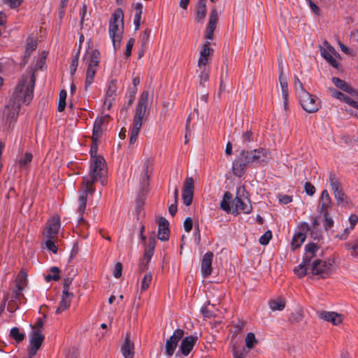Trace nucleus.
Returning <instances> with one entry per match:
<instances>
[{"label":"nucleus","instance_id":"ddd939ff","mask_svg":"<svg viewBox=\"0 0 358 358\" xmlns=\"http://www.w3.org/2000/svg\"><path fill=\"white\" fill-rule=\"evenodd\" d=\"M184 331L178 329L174 331L173 335L166 341L165 344V351L168 357L172 356L178 346L179 341L182 338Z\"/></svg>","mask_w":358,"mask_h":358},{"label":"nucleus","instance_id":"e433bc0d","mask_svg":"<svg viewBox=\"0 0 358 358\" xmlns=\"http://www.w3.org/2000/svg\"><path fill=\"white\" fill-rule=\"evenodd\" d=\"M218 20L217 10L215 7L212 9L209 17V21L207 29L215 30Z\"/></svg>","mask_w":358,"mask_h":358},{"label":"nucleus","instance_id":"5701e85b","mask_svg":"<svg viewBox=\"0 0 358 358\" xmlns=\"http://www.w3.org/2000/svg\"><path fill=\"white\" fill-rule=\"evenodd\" d=\"M213 52V49L210 48V42H206L200 52L198 64L208 66L210 62Z\"/></svg>","mask_w":358,"mask_h":358},{"label":"nucleus","instance_id":"c9c22d12","mask_svg":"<svg viewBox=\"0 0 358 358\" xmlns=\"http://www.w3.org/2000/svg\"><path fill=\"white\" fill-rule=\"evenodd\" d=\"M206 15V8L205 0L201 1L198 6L196 7V20L197 22L202 21Z\"/></svg>","mask_w":358,"mask_h":358},{"label":"nucleus","instance_id":"1a4fd4ad","mask_svg":"<svg viewBox=\"0 0 358 358\" xmlns=\"http://www.w3.org/2000/svg\"><path fill=\"white\" fill-rule=\"evenodd\" d=\"M234 206V214H238L241 211L243 213H250L252 207L248 197L245 195L244 187H240L237 189L236 198L233 201Z\"/></svg>","mask_w":358,"mask_h":358},{"label":"nucleus","instance_id":"603ef678","mask_svg":"<svg viewBox=\"0 0 358 358\" xmlns=\"http://www.w3.org/2000/svg\"><path fill=\"white\" fill-rule=\"evenodd\" d=\"M79 52H80V50H78V52H77V54L76 55L74 58L72 59V62H71V64L70 66V73L71 75H73L76 73L77 67L78 66Z\"/></svg>","mask_w":358,"mask_h":358},{"label":"nucleus","instance_id":"2f4dec72","mask_svg":"<svg viewBox=\"0 0 358 358\" xmlns=\"http://www.w3.org/2000/svg\"><path fill=\"white\" fill-rule=\"evenodd\" d=\"M23 290V287H16L12 294L11 296V301H10L8 304V308L10 309H16L17 308V306L15 307V301H18L20 299V297H24V296L21 294V292Z\"/></svg>","mask_w":358,"mask_h":358},{"label":"nucleus","instance_id":"f8f14e48","mask_svg":"<svg viewBox=\"0 0 358 358\" xmlns=\"http://www.w3.org/2000/svg\"><path fill=\"white\" fill-rule=\"evenodd\" d=\"M30 345L29 348V358H31L36 354V352L41 348L43 340L44 335L39 331H32L30 334Z\"/></svg>","mask_w":358,"mask_h":358},{"label":"nucleus","instance_id":"680f3d73","mask_svg":"<svg viewBox=\"0 0 358 358\" xmlns=\"http://www.w3.org/2000/svg\"><path fill=\"white\" fill-rule=\"evenodd\" d=\"M122 265L118 262L115 264V269L113 271V275L116 278H119L122 275Z\"/></svg>","mask_w":358,"mask_h":358},{"label":"nucleus","instance_id":"aec40b11","mask_svg":"<svg viewBox=\"0 0 358 358\" xmlns=\"http://www.w3.org/2000/svg\"><path fill=\"white\" fill-rule=\"evenodd\" d=\"M318 317L324 321L331 322L334 325H338L343 320V315L334 311H320L318 313Z\"/></svg>","mask_w":358,"mask_h":358},{"label":"nucleus","instance_id":"69168bd1","mask_svg":"<svg viewBox=\"0 0 358 358\" xmlns=\"http://www.w3.org/2000/svg\"><path fill=\"white\" fill-rule=\"evenodd\" d=\"M192 219L187 217L184 221V229L187 232H189L192 229Z\"/></svg>","mask_w":358,"mask_h":358},{"label":"nucleus","instance_id":"20e7f679","mask_svg":"<svg viewBox=\"0 0 358 358\" xmlns=\"http://www.w3.org/2000/svg\"><path fill=\"white\" fill-rule=\"evenodd\" d=\"M84 61L87 65L85 87L87 90L93 83L95 74L99 67V51L96 49H88L84 55Z\"/></svg>","mask_w":358,"mask_h":358},{"label":"nucleus","instance_id":"393cba45","mask_svg":"<svg viewBox=\"0 0 358 358\" xmlns=\"http://www.w3.org/2000/svg\"><path fill=\"white\" fill-rule=\"evenodd\" d=\"M213 253L211 252L206 253L201 261V272L204 277H208L212 272V261Z\"/></svg>","mask_w":358,"mask_h":358},{"label":"nucleus","instance_id":"4be33fe9","mask_svg":"<svg viewBox=\"0 0 358 358\" xmlns=\"http://www.w3.org/2000/svg\"><path fill=\"white\" fill-rule=\"evenodd\" d=\"M117 87L116 80H111L107 87L104 100V106L110 108L116 96Z\"/></svg>","mask_w":358,"mask_h":358},{"label":"nucleus","instance_id":"a18cd8bd","mask_svg":"<svg viewBox=\"0 0 358 358\" xmlns=\"http://www.w3.org/2000/svg\"><path fill=\"white\" fill-rule=\"evenodd\" d=\"M10 335L18 343L22 341L25 336L24 334L21 333L17 327L12 328L10 331Z\"/></svg>","mask_w":358,"mask_h":358},{"label":"nucleus","instance_id":"0eeeda50","mask_svg":"<svg viewBox=\"0 0 358 358\" xmlns=\"http://www.w3.org/2000/svg\"><path fill=\"white\" fill-rule=\"evenodd\" d=\"M254 150L251 151L242 150L238 157L232 164L233 173L236 176L241 177L245 172V168L250 164L254 162Z\"/></svg>","mask_w":358,"mask_h":358},{"label":"nucleus","instance_id":"9b49d317","mask_svg":"<svg viewBox=\"0 0 358 358\" xmlns=\"http://www.w3.org/2000/svg\"><path fill=\"white\" fill-rule=\"evenodd\" d=\"M299 99L302 108L306 112L312 113L318 110L319 103L317 99L309 92L302 93Z\"/></svg>","mask_w":358,"mask_h":358},{"label":"nucleus","instance_id":"de8ad7c7","mask_svg":"<svg viewBox=\"0 0 358 358\" xmlns=\"http://www.w3.org/2000/svg\"><path fill=\"white\" fill-rule=\"evenodd\" d=\"M36 48V41L33 38H29L27 40L26 51H25V57H28L30 55L31 52Z\"/></svg>","mask_w":358,"mask_h":358},{"label":"nucleus","instance_id":"473e14b6","mask_svg":"<svg viewBox=\"0 0 358 358\" xmlns=\"http://www.w3.org/2000/svg\"><path fill=\"white\" fill-rule=\"evenodd\" d=\"M279 82L282 91V99H288V86L286 76L283 74L282 71L280 70L279 76Z\"/></svg>","mask_w":358,"mask_h":358},{"label":"nucleus","instance_id":"bb28decb","mask_svg":"<svg viewBox=\"0 0 358 358\" xmlns=\"http://www.w3.org/2000/svg\"><path fill=\"white\" fill-rule=\"evenodd\" d=\"M158 238L161 241H166L169 237V222L164 218L161 217L158 222Z\"/></svg>","mask_w":358,"mask_h":358},{"label":"nucleus","instance_id":"412c9836","mask_svg":"<svg viewBox=\"0 0 358 358\" xmlns=\"http://www.w3.org/2000/svg\"><path fill=\"white\" fill-rule=\"evenodd\" d=\"M254 162L259 165H265L268 163L271 157L270 152L264 148L254 150Z\"/></svg>","mask_w":358,"mask_h":358},{"label":"nucleus","instance_id":"72a5a7b5","mask_svg":"<svg viewBox=\"0 0 358 358\" xmlns=\"http://www.w3.org/2000/svg\"><path fill=\"white\" fill-rule=\"evenodd\" d=\"M268 304L271 310L273 311L282 310L285 308V301L282 298H276L270 300Z\"/></svg>","mask_w":358,"mask_h":358},{"label":"nucleus","instance_id":"9d476101","mask_svg":"<svg viewBox=\"0 0 358 358\" xmlns=\"http://www.w3.org/2000/svg\"><path fill=\"white\" fill-rule=\"evenodd\" d=\"M320 52L321 55L330 65L334 68H338V63L336 58L339 57V55L333 46L328 42L324 41L323 45L320 47Z\"/></svg>","mask_w":358,"mask_h":358},{"label":"nucleus","instance_id":"c03bdc74","mask_svg":"<svg viewBox=\"0 0 358 358\" xmlns=\"http://www.w3.org/2000/svg\"><path fill=\"white\" fill-rule=\"evenodd\" d=\"M67 93L66 90H62L59 92V103L57 109L59 112H62L64 110L66 107V99Z\"/></svg>","mask_w":358,"mask_h":358},{"label":"nucleus","instance_id":"09e8293b","mask_svg":"<svg viewBox=\"0 0 358 358\" xmlns=\"http://www.w3.org/2000/svg\"><path fill=\"white\" fill-rule=\"evenodd\" d=\"M329 182H330L331 189L334 191V194L335 193H336L337 192H339L341 190L339 182L332 174H331L329 176Z\"/></svg>","mask_w":358,"mask_h":358},{"label":"nucleus","instance_id":"6e6552de","mask_svg":"<svg viewBox=\"0 0 358 358\" xmlns=\"http://www.w3.org/2000/svg\"><path fill=\"white\" fill-rule=\"evenodd\" d=\"M20 107V103L14 100H10L8 103L6 105L2 117V122L6 128H11L16 122Z\"/></svg>","mask_w":358,"mask_h":358},{"label":"nucleus","instance_id":"a19ab883","mask_svg":"<svg viewBox=\"0 0 358 358\" xmlns=\"http://www.w3.org/2000/svg\"><path fill=\"white\" fill-rule=\"evenodd\" d=\"M245 346L248 350L253 348L257 343V340L253 333H248L245 337Z\"/></svg>","mask_w":358,"mask_h":358},{"label":"nucleus","instance_id":"7ed1b4c3","mask_svg":"<svg viewBox=\"0 0 358 358\" xmlns=\"http://www.w3.org/2000/svg\"><path fill=\"white\" fill-rule=\"evenodd\" d=\"M35 84V76L31 74L30 76L23 77L12 96L10 100L20 101L28 104L32 99L33 90Z\"/></svg>","mask_w":358,"mask_h":358},{"label":"nucleus","instance_id":"338daca9","mask_svg":"<svg viewBox=\"0 0 358 358\" xmlns=\"http://www.w3.org/2000/svg\"><path fill=\"white\" fill-rule=\"evenodd\" d=\"M278 198H279V201L283 204H287V203L292 202V197L288 195L279 194Z\"/></svg>","mask_w":358,"mask_h":358},{"label":"nucleus","instance_id":"f257e3e1","mask_svg":"<svg viewBox=\"0 0 358 358\" xmlns=\"http://www.w3.org/2000/svg\"><path fill=\"white\" fill-rule=\"evenodd\" d=\"M107 174V168L103 157L92 158L88 174L83 176L79 190L78 208L80 214L85 210L88 196H92L95 192L94 186L96 182H100L104 185V178Z\"/></svg>","mask_w":358,"mask_h":358},{"label":"nucleus","instance_id":"b1692460","mask_svg":"<svg viewBox=\"0 0 358 358\" xmlns=\"http://www.w3.org/2000/svg\"><path fill=\"white\" fill-rule=\"evenodd\" d=\"M121 352L124 358H133L134 356V344L128 334L121 345Z\"/></svg>","mask_w":358,"mask_h":358},{"label":"nucleus","instance_id":"3c124183","mask_svg":"<svg viewBox=\"0 0 358 358\" xmlns=\"http://www.w3.org/2000/svg\"><path fill=\"white\" fill-rule=\"evenodd\" d=\"M272 238V233L271 231H267L259 238V243L262 245H266L268 243Z\"/></svg>","mask_w":358,"mask_h":358},{"label":"nucleus","instance_id":"79ce46f5","mask_svg":"<svg viewBox=\"0 0 358 358\" xmlns=\"http://www.w3.org/2000/svg\"><path fill=\"white\" fill-rule=\"evenodd\" d=\"M59 269L57 267H52L50 269V273L45 276L46 281L58 280L59 279Z\"/></svg>","mask_w":358,"mask_h":358},{"label":"nucleus","instance_id":"5fc2aeb1","mask_svg":"<svg viewBox=\"0 0 358 358\" xmlns=\"http://www.w3.org/2000/svg\"><path fill=\"white\" fill-rule=\"evenodd\" d=\"M55 238H46L45 245L46 248L54 253L57 252V247L55 242L52 241Z\"/></svg>","mask_w":358,"mask_h":358},{"label":"nucleus","instance_id":"dca6fc26","mask_svg":"<svg viewBox=\"0 0 358 358\" xmlns=\"http://www.w3.org/2000/svg\"><path fill=\"white\" fill-rule=\"evenodd\" d=\"M331 269V265L327 264L326 262L316 259L313 262L310 267V272L313 275H321L324 278L325 275H328Z\"/></svg>","mask_w":358,"mask_h":358},{"label":"nucleus","instance_id":"39448f33","mask_svg":"<svg viewBox=\"0 0 358 358\" xmlns=\"http://www.w3.org/2000/svg\"><path fill=\"white\" fill-rule=\"evenodd\" d=\"M123 12L121 9H117L113 14L109 23V35L112 40L113 48L115 50L120 46L123 31Z\"/></svg>","mask_w":358,"mask_h":358},{"label":"nucleus","instance_id":"774afa93","mask_svg":"<svg viewBox=\"0 0 358 358\" xmlns=\"http://www.w3.org/2000/svg\"><path fill=\"white\" fill-rule=\"evenodd\" d=\"M153 255V252L152 251L145 250L144 253V257L142 261V264H148V262L150 261Z\"/></svg>","mask_w":358,"mask_h":358},{"label":"nucleus","instance_id":"cd10ccee","mask_svg":"<svg viewBox=\"0 0 358 358\" xmlns=\"http://www.w3.org/2000/svg\"><path fill=\"white\" fill-rule=\"evenodd\" d=\"M328 90L330 92L332 96L338 99H343L346 103H348L350 106L354 108H358L357 101L352 97H350L347 95H345L344 94L336 90L332 87H329Z\"/></svg>","mask_w":358,"mask_h":358},{"label":"nucleus","instance_id":"a211bd4d","mask_svg":"<svg viewBox=\"0 0 358 358\" xmlns=\"http://www.w3.org/2000/svg\"><path fill=\"white\" fill-rule=\"evenodd\" d=\"M322 249L316 243H310L306 245L305 247V254L303 259L305 262H308V263L312 260L314 257H320L323 255Z\"/></svg>","mask_w":358,"mask_h":358},{"label":"nucleus","instance_id":"49530a36","mask_svg":"<svg viewBox=\"0 0 358 358\" xmlns=\"http://www.w3.org/2000/svg\"><path fill=\"white\" fill-rule=\"evenodd\" d=\"M27 274L23 271H20L16 277V287L24 288L27 285Z\"/></svg>","mask_w":358,"mask_h":358},{"label":"nucleus","instance_id":"c756f323","mask_svg":"<svg viewBox=\"0 0 358 358\" xmlns=\"http://www.w3.org/2000/svg\"><path fill=\"white\" fill-rule=\"evenodd\" d=\"M331 200L327 190H323L320 198L321 213L326 214L331 206Z\"/></svg>","mask_w":358,"mask_h":358},{"label":"nucleus","instance_id":"c85d7f7f","mask_svg":"<svg viewBox=\"0 0 358 358\" xmlns=\"http://www.w3.org/2000/svg\"><path fill=\"white\" fill-rule=\"evenodd\" d=\"M73 297V294L72 292H66V291H63L62 300L56 310V313L59 314L66 310L70 306Z\"/></svg>","mask_w":358,"mask_h":358},{"label":"nucleus","instance_id":"37998d69","mask_svg":"<svg viewBox=\"0 0 358 358\" xmlns=\"http://www.w3.org/2000/svg\"><path fill=\"white\" fill-rule=\"evenodd\" d=\"M152 280V275L151 273H146L141 282V291H145L150 286L151 282Z\"/></svg>","mask_w":358,"mask_h":358},{"label":"nucleus","instance_id":"f03ea898","mask_svg":"<svg viewBox=\"0 0 358 358\" xmlns=\"http://www.w3.org/2000/svg\"><path fill=\"white\" fill-rule=\"evenodd\" d=\"M148 103V92L143 91L134 110L133 123L130 129L129 143L134 144L137 140L143 122L146 119Z\"/></svg>","mask_w":358,"mask_h":358},{"label":"nucleus","instance_id":"58836bf2","mask_svg":"<svg viewBox=\"0 0 358 358\" xmlns=\"http://www.w3.org/2000/svg\"><path fill=\"white\" fill-rule=\"evenodd\" d=\"M33 156L31 153L27 152L18 159V164L20 168L25 169L31 163Z\"/></svg>","mask_w":358,"mask_h":358},{"label":"nucleus","instance_id":"ea45409f","mask_svg":"<svg viewBox=\"0 0 358 358\" xmlns=\"http://www.w3.org/2000/svg\"><path fill=\"white\" fill-rule=\"evenodd\" d=\"M308 262L303 260V262L294 268V273L299 277L304 276L308 272Z\"/></svg>","mask_w":358,"mask_h":358},{"label":"nucleus","instance_id":"4c0bfd02","mask_svg":"<svg viewBox=\"0 0 358 358\" xmlns=\"http://www.w3.org/2000/svg\"><path fill=\"white\" fill-rule=\"evenodd\" d=\"M231 199V195L229 192H226L224 194L223 199L220 203L221 208L227 213H229L231 210L230 208V201Z\"/></svg>","mask_w":358,"mask_h":358},{"label":"nucleus","instance_id":"6ab92c4d","mask_svg":"<svg viewBox=\"0 0 358 358\" xmlns=\"http://www.w3.org/2000/svg\"><path fill=\"white\" fill-rule=\"evenodd\" d=\"M60 219L58 216H54L47 223L46 229L44 231L45 238H55L60 228Z\"/></svg>","mask_w":358,"mask_h":358},{"label":"nucleus","instance_id":"864d4df0","mask_svg":"<svg viewBox=\"0 0 358 358\" xmlns=\"http://www.w3.org/2000/svg\"><path fill=\"white\" fill-rule=\"evenodd\" d=\"M248 353V350L245 348H243L241 350L234 348L233 350L234 358H245Z\"/></svg>","mask_w":358,"mask_h":358},{"label":"nucleus","instance_id":"4d7b16f0","mask_svg":"<svg viewBox=\"0 0 358 358\" xmlns=\"http://www.w3.org/2000/svg\"><path fill=\"white\" fill-rule=\"evenodd\" d=\"M134 41H135L134 39L132 38H129V41H127L126 50L124 52V55L127 57H130V55L131 54V50L134 46Z\"/></svg>","mask_w":358,"mask_h":358},{"label":"nucleus","instance_id":"a878e982","mask_svg":"<svg viewBox=\"0 0 358 358\" xmlns=\"http://www.w3.org/2000/svg\"><path fill=\"white\" fill-rule=\"evenodd\" d=\"M332 83L340 90L348 93L354 98H357V91L352 88L348 83H347L345 81L341 80L338 78L333 77Z\"/></svg>","mask_w":358,"mask_h":358},{"label":"nucleus","instance_id":"e2e57ef3","mask_svg":"<svg viewBox=\"0 0 358 358\" xmlns=\"http://www.w3.org/2000/svg\"><path fill=\"white\" fill-rule=\"evenodd\" d=\"M43 324H44L43 320L42 318H39V319H38V320L36 322V324L34 325H33V326L31 325V327H32L33 331H37L38 330V331L42 332Z\"/></svg>","mask_w":358,"mask_h":358},{"label":"nucleus","instance_id":"bf43d9fd","mask_svg":"<svg viewBox=\"0 0 358 358\" xmlns=\"http://www.w3.org/2000/svg\"><path fill=\"white\" fill-rule=\"evenodd\" d=\"M149 164H150L149 160H146L145 162V163H144V165H143L144 166V170L145 171V175L143 177L142 182H141L142 185L143 187H145L148 185L146 180L148 179V172Z\"/></svg>","mask_w":358,"mask_h":358},{"label":"nucleus","instance_id":"0e129e2a","mask_svg":"<svg viewBox=\"0 0 358 358\" xmlns=\"http://www.w3.org/2000/svg\"><path fill=\"white\" fill-rule=\"evenodd\" d=\"M304 188L306 194L310 196L313 195L315 192V187L310 182H306Z\"/></svg>","mask_w":358,"mask_h":358},{"label":"nucleus","instance_id":"8fccbe9b","mask_svg":"<svg viewBox=\"0 0 358 358\" xmlns=\"http://www.w3.org/2000/svg\"><path fill=\"white\" fill-rule=\"evenodd\" d=\"M294 87H295L296 92L298 94V96H300L301 95H302V93L307 92V91L305 90L302 83L296 77L294 79Z\"/></svg>","mask_w":358,"mask_h":358},{"label":"nucleus","instance_id":"f3484780","mask_svg":"<svg viewBox=\"0 0 358 358\" xmlns=\"http://www.w3.org/2000/svg\"><path fill=\"white\" fill-rule=\"evenodd\" d=\"M197 341V337L194 336H189L184 338L179 346V350L176 353V356H179L180 353L184 356H187L193 349Z\"/></svg>","mask_w":358,"mask_h":358},{"label":"nucleus","instance_id":"7c9ffc66","mask_svg":"<svg viewBox=\"0 0 358 358\" xmlns=\"http://www.w3.org/2000/svg\"><path fill=\"white\" fill-rule=\"evenodd\" d=\"M305 239L306 235L303 232L299 231L296 233L294 235L291 243L292 249L294 250L300 247L301 244L304 242Z\"/></svg>","mask_w":358,"mask_h":358},{"label":"nucleus","instance_id":"4468645a","mask_svg":"<svg viewBox=\"0 0 358 358\" xmlns=\"http://www.w3.org/2000/svg\"><path fill=\"white\" fill-rule=\"evenodd\" d=\"M108 117L107 116L97 117L94 123L92 139L94 142H98L106 129Z\"/></svg>","mask_w":358,"mask_h":358},{"label":"nucleus","instance_id":"052dcab7","mask_svg":"<svg viewBox=\"0 0 358 358\" xmlns=\"http://www.w3.org/2000/svg\"><path fill=\"white\" fill-rule=\"evenodd\" d=\"M324 217V227L327 230L328 229L331 228L334 224V221L331 218L328 217V213L327 212L326 214L323 213Z\"/></svg>","mask_w":358,"mask_h":358},{"label":"nucleus","instance_id":"423d86ee","mask_svg":"<svg viewBox=\"0 0 358 358\" xmlns=\"http://www.w3.org/2000/svg\"><path fill=\"white\" fill-rule=\"evenodd\" d=\"M254 150L251 151L242 150L238 157L232 164L233 173L236 176L241 177L245 172V168L250 164L254 162Z\"/></svg>","mask_w":358,"mask_h":358},{"label":"nucleus","instance_id":"2eb2a0df","mask_svg":"<svg viewBox=\"0 0 358 358\" xmlns=\"http://www.w3.org/2000/svg\"><path fill=\"white\" fill-rule=\"evenodd\" d=\"M194 193V180L191 177H187L184 182L182 189V201L183 203L188 206L192 202Z\"/></svg>","mask_w":358,"mask_h":358},{"label":"nucleus","instance_id":"13d9d810","mask_svg":"<svg viewBox=\"0 0 358 358\" xmlns=\"http://www.w3.org/2000/svg\"><path fill=\"white\" fill-rule=\"evenodd\" d=\"M241 140L243 143H247L253 141L252 134L250 131H246L241 136Z\"/></svg>","mask_w":358,"mask_h":358},{"label":"nucleus","instance_id":"f704fd0d","mask_svg":"<svg viewBox=\"0 0 358 358\" xmlns=\"http://www.w3.org/2000/svg\"><path fill=\"white\" fill-rule=\"evenodd\" d=\"M136 13L134 18V24L135 25V30H138L140 27V22L141 15L143 13V4L137 3L135 6Z\"/></svg>","mask_w":358,"mask_h":358},{"label":"nucleus","instance_id":"6e6d98bb","mask_svg":"<svg viewBox=\"0 0 358 358\" xmlns=\"http://www.w3.org/2000/svg\"><path fill=\"white\" fill-rule=\"evenodd\" d=\"M334 197L337 200L338 204H343L346 202V196L343 192L342 189L335 193Z\"/></svg>","mask_w":358,"mask_h":358}]
</instances>
